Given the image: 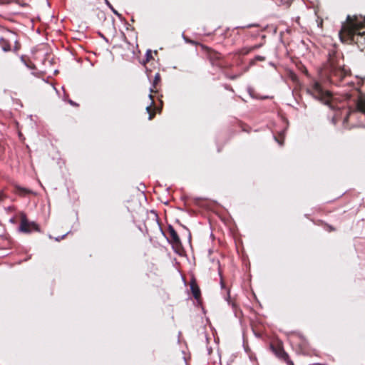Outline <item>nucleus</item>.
Returning a JSON list of instances; mask_svg holds the SVG:
<instances>
[{
	"label": "nucleus",
	"mask_w": 365,
	"mask_h": 365,
	"mask_svg": "<svg viewBox=\"0 0 365 365\" xmlns=\"http://www.w3.org/2000/svg\"><path fill=\"white\" fill-rule=\"evenodd\" d=\"M323 73L331 83L336 86H341L345 78L351 75L350 70L345 68L344 59L335 47L329 50L327 61L323 66Z\"/></svg>",
	"instance_id": "obj_1"
},
{
	"label": "nucleus",
	"mask_w": 365,
	"mask_h": 365,
	"mask_svg": "<svg viewBox=\"0 0 365 365\" xmlns=\"http://www.w3.org/2000/svg\"><path fill=\"white\" fill-rule=\"evenodd\" d=\"M339 35L342 42L355 43L359 47L365 44V26L363 22L359 21L357 15L347 16Z\"/></svg>",
	"instance_id": "obj_2"
},
{
	"label": "nucleus",
	"mask_w": 365,
	"mask_h": 365,
	"mask_svg": "<svg viewBox=\"0 0 365 365\" xmlns=\"http://www.w3.org/2000/svg\"><path fill=\"white\" fill-rule=\"evenodd\" d=\"M202 51L205 53L206 58L212 66L220 68H230L232 65L227 63L224 56L218 51L210 48L204 44H200Z\"/></svg>",
	"instance_id": "obj_3"
},
{
	"label": "nucleus",
	"mask_w": 365,
	"mask_h": 365,
	"mask_svg": "<svg viewBox=\"0 0 365 365\" xmlns=\"http://www.w3.org/2000/svg\"><path fill=\"white\" fill-rule=\"evenodd\" d=\"M270 349L274 355L287 365H294L290 360L289 354L284 351L283 343L281 341H273L270 344Z\"/></svg>",
	"instance_id": "obj_4"
},
{
	"label": "nucleus",
	"mask_w": 365,
	"mask_h": 365,
	"mask_svg": "<svg viewBox=\"0 0 365 365\" xmlns=\"http://www.w3.org/2000/svg\"><path fill=\"white\" fill-rule=\"evenodd\" d=\"M312 94L315 98L319 100L324 104H329L332 98L331 93L329 91L324 90L318 82H315L313 84Z\"/></svg>",
	"instance_id": "obj_5"
},
{
	"label": "nucleus",
	"mask_w": 365,
	"mask_h": 365,
	"mask_svg": "<svg viewBox=\"0 0 365 365\" xmlns=\"http://www.w3.org/2000/svg\"><path fill=\"white\" fill-rule=\"evenodd\" d=\"M291 344L296 350L302 354H307L309 351V344L307 339L299 334H293L290 339Z\"/></svg>",
	"instance_id": "obj_6"
},
{
	"label": "nucleus",
	"mask_w": 365,
	"mask_h": 365,
	"mask_svg": "<svg viewBox=\"0 0 365 365\" xmlns=\"http://www.w3.org/2000/svg\"><path fill=\"white\" fill-rule=\"evenodd\" d=\"M21 222L19 230L24 233H31L32 232H40L39 226L34 222H30L24 213H21Z\"/></svg>",
	"instance_id": "obj_7"
},
{
	"label": "nucleus",
	"mask_w": 365,
	"mask_h": 365,
	"mask_svg": "<svg viewBox=\"0 0 365 365\" xmlns=\"http://www.w3.org/2000/svg\"><path fill=\"white\" fill-rule=\"evenodd\" d=\"M190 292L193 296V297L197 301H201V291L200 289V287L198 286L197 283L196 278L194 275L191 277L190 282Z\"/></svg>",
	"instance_id": "obj_8"
},
{
	"label": "nucleus",
	"mask_w": 365,
	"mask_h": 365,
	"mask_svg": "<svg viewBox=\"0 0 365 365\" xmlns=\"http://www.w3.org/2000/svg\"><path fill=\"white\" fill-rule=\"evenodd\" d=\"M161 86V76L160 74L157 72L154 78L152 81V86L150 89V93H158L159 92V89Z\"/></svg>",
	"instance_id": "obj_9"
},
{
	"label": "nucleus",
	"mask_w": 365,
	"mask_h": 365,
	"mask_svg": "<svg viewBox=\"0 0 365 365\" xmlns=\"http://www.w3.org/2000/svg\"><path fill=\"white\" fill-rule=\"evenodd\" d=\"M149 98L151 100V103L150 106L146 107V110L149 114L148 119L150 120L155 118L157 108L155 106L153 96L152 94H150Z\"/></svg>",
	"instance_id": "obj_10"
},
{
	"label": "nucleus",
	"mask_w": 365,
	"mask_h": 365,
	"mask_svg": "<svg viewBox=\"0 0 365 365\" xmlns=\"http://www.w3.org/2000/svg\"><path fill=\"white\" fill-rule=\"evenodd\" d=\"M13 192L21 197H24L26 195H28L29 194H31L32 193V191L27 189V188H25V187H22L19 185H15L14 187V190Z\"/></svg>",
	"instance_id": "obj_11"
},
{
	"label": "nucleus",
	"mask_w": 365,
	"mask_h": 365,
	"mask_svg": "<svg viewBox=\"0 0 365 365\" xmlns=\"http://www.w3.org/2000/svg\"><path fill=\"white\" fill-rule=\"evenodd\" d=\"M168 233H169V235H170V242L172 243V242H178V240H180V237L177 233V232L175 231V230L173 228V226L171 225H169L168 226Z\"/></svg>",
	"instance_id": "obj_12"
},
{
	"label": "nucleus",
	"mask_w": 365,
	"mask_h": 365,
	"mask_svg": "<svg viewBox=\"0 0 365 365\" xmlns=\"http://www.w3.org/2000/svg\"><path fill=\"white\" fill-rule=\"evenodd\" d=\"M0 47L5 52H8L11 51V43L9 39L1 37L0 38Z\"/></svg>",
	"instance_id": "obj_13"
},
{
	"label": "nucleus",
	"mask_w": 365,
	"mask_h": 365,
	"mask_svg": "<svg viewBox=\"0 0 365 365\" xmlns=\"http://www.w3.org/2000/svg\"><path fill=\"white\" fill-rule=\"evenodd\" d=\"M145 58H146L145 62L144 63L145 66H146V63H149V61L150 60L153 59L152 51L150 50L147 51L146 54H145ZM145 68H146L147 76H148V78L150 79L152 78V71L149 70L147 66H145Z\"/></svg>",
	"instance_id": "obj_14"
},
{
	"label": "nucleus",
	"mask_w": 365,
	"mask_h": 365,
	"mask_svg": "<svg viewBox=\"0 0 365 365\" xmlns=\"http://www.w3.org/2000/svg\"><path fill=\"white\" fill-rule=\"evenodd\" d=\"M171 245L176 253H178L180 255H182V253L184 252V249L182 247L180 240H178V242H172Z\"/></svg>",
	"instance_id": "obj_15"
},
{
	"label": "nucleus",
	"mask_w": 365,
	"mask_h": 365,
	"mask_svg": "<svg viewBox=\"0 0 365 365\" xmlns=\"http://www.w3.org/2000/svg\"><path fill=\"white\" fill-rule=\"evenodd\" d=\"M356 108L359 111L365 114V99L360 98L356 102Z\"/></svg>",
	"instance_id": "obj_16"
},
{
	"label": "nucleus",
	"mask_w": 365,
	"mask_h": 365,
	"mask_svg": "<svg viewBox=\"0 0 365 365\" xmlns=\"http://www.w3.org/2000/svg\"><path fill=\"white\" fill-rule=\"evenodd\" d=\"M275 140L278 142V143L280 145H282L283 143H284V132H281L278 134L277 136H275Z\"/></svg>",
	"instance_id": "obj_17"
},
{
	"label": "nucleus",
	"mask_w": 365,
	"mask_h": 365,
	"mask_svg": "<svg viewBox=\"0 0 365 365\" xmlns=\"http://www.w3.org/2000/svg\"><path fill=\"white\" fill-rule=\"evenodd\" d=\"M252 50H251V48H243L242 49H240L237 53V54H239V55H247L250 52H251Z\"/></svg>",
	"instance_id": "obj_18"
},
{
	"label": "nucleus",
	"mask_w": 365,
	"mask_h": 365,
	"mask_svg": "<svg viewBox=\"0 0 365 365\" xmlns=\"http://www.w3.org/2000/svg\"><path fill=\"white\" fill-rule=\"evenodd\" d=\"M177 365H188L185 357V356L180 357Z\"/></svg>",
	"instance_id": "obj_19"
},
{
	"label": "nucleus",
	"mask_w": 365,
	"mask_h": 365,
	"mask_svg": "<svg viewBox=\"0 0 365 365\" xmlns=\"http://www.w3.org/2000/svg\"><path fill=\"white\" fill-rule=\"evenodd\" d=\"M324 229L328 232H333L336 230L333 226L328 224H324Z\"/></svg>",
	"instance_id": "obj_20"
},
{
	"label": "nucleus",
	"mask_w": 365,
	"mask_h": 365,
	"mask_svg": "<svg viewBox=\"0 0 365 365\" xmlns=\"http://www.w3.org/2000/svg\"><path fill=\"white\" fill-rule=\"evenodd\" d=\"M21 48V44L19 41H15V45H14V52H17Z\"/></svg>",
	"instance_id": "obj_21"
},
{
	"label": "nucleus",
	"mask_w": 365,
	"mask_h": 365,
	"mask_svg": "<svg viewBox=\"0 0 365 365\" xmlns=\"http://www.w3.org/2000/svg\"><path fill=\"white\" fill-rule=\"evenodd\" d=\"M255 60L259 61H264L265 60V57L262 56H256L255 57Z\"/></svg>",
	"instance_id": "obj_22"
},
{
	"label": "nucleus",
	"mask_w": 365,
	"mask_h": 365,
	"mask_svg": "<svg viewBox=\"0 0 365 365\" xmlns=\"http://www.w3.org/2000/svg\"><path fill=\"white\" fill-rule=\"evenodd\" d=\"M154 216V220L156 221L157 225L159 226V220H158V216L155 212H152Z\"/></svg>",
	"instance_id": "obj_23"
},
{
	"label": "nucleus",
	"mask_w": 365,
	"mask_h": 365,
	"mask_svg": "<svg viewBox=\"0 0 365 365\" xmlns=\"http://www.w3.org/2000/svg\"><path fill=\"white\" fill-rule=\"evenodd\" d=\"M261 46H262V44H257V45H255L253 46H251L250 48H251V50L252 51L254 50H256V49L260 48Z\"/></svg>",
	"instance_id": "obj_24"
},
{
	"label": "nucleus",
	"mask_w": 365,
	"mask_h": 365,
	"mask_svg": "<svg viewBox=\"0 0 365 365\" xmlns=\"http://www.w3.org/2000/svg\"><path fill=\"white\" fill-rule=\"evenodd\" d=\"M359 17H360V19H363V21H361V20L359 19V21H360V22H363V23H364V26H365V16H363L362 15H360V16H359Z\"/></svg>",
	"instance_id": "obj_25"
},
{
	"label": "nucleus",
	"mask_w": 365,
	"mask_h": 365,
	"mask_svg": "<svg viewBox=\"0 0 365 365\" xmlns=\"http://www.w3.org/2000/svg\"><path fill=\"white\" fill-rule=\"evenodd\" d=\"M5 198H6V195L2 193L0 195V202L3 201Z\"/></svg>",
	"instance_id": "obj_26"
},
{
	"label": "nucleus",
	"mask_w": 365,
	"mask_h": 365,
	"mask_svg": "<svg viewBox=\"0 0 365 365\" xmlns=\"http://www.w3.org/2000/svg\"><path fill=\"white\" fill-rule=\"evenodd\" d=\"M255 26H256V25H254V24H250V25H248V26H243V27H242V29H244V28H250V27Z\"/></svg>",
	"instance_id": "obj_27"
},
{
	"label": "nucleus",
	"mask_w": 365,
	"mask_h": 365,
	"mask_svg": "<svg viewBox=\"0 0 365 365\" xmlns=\"http://www.w3.org/2000/svg\"><path fill=\"white\" fill-rule=\"evenodd\" d=\"M230 79H232V80H234V79H235V78H236V76H231V77H230Z\"/></svg>",
	"instance_id": "obj_28"
},
{
	"label": "nucleus",
	"mask_w": 365,
	"mask_h": 365,
	"mask_svg": "<svg viewBox=\"0 0 365 365\" xmlns=\"http://www.w3.org/2000/svg\"><path fill=\"white\" fill-rule=\"evenodd\" d=\"M221 285H222V287H224L225 284H224V282L222 281V279L221 280Z\"/></svg>",
	"instance_id": "obj_29"
},
{
	"label": "nucleus",
	"mask_w": 365,
	"mask_h": 365,
	"mask_svg": "<svg viewBox=\"0 0 365 365\" xmlns=\"http://www.w3.org/2000/svg\"><path fill=\"white\" fill-rule=\"evenodd\" d=\"M364 81H365V78L363 79Z\"/></svg>",
	"instance_id": "obj_30"
}]
</instances>
